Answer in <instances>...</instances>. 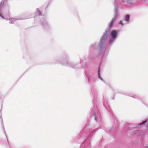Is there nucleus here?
Wrapping results in <instances>:
<instances>
[{
  "label": "nucleus",
  "instance_id": "5",
  "mask_svg": "<svg viewBox=\"0 0 148 148\" xmlns=\"http://www.w3.org/2000/svg\"><path fill=\"white\" fill-rule=\"evenodd\" d=\"M145 122H143V123H140V125H142Z\"/></svg>",
  "mask_w": 148,
  "mask_h": 148
},
{
  "label": "nucleus",
  "instance_id": "3",
  "mask_svg": "<svg viewBox=\"0 0 148 148\" xmlns=\"http://www.w3.org/2000/svg\"><path fill=\"white\" fill-rule=\"evenodd\" d=\"M130 18V16L129 15H127L125 16V19L127 21H128Z\"/></svg>",
  "mask_w": 148,
  "mask_h": 148
},
{
  "label": "nucleus",
  "instance_id": "2",
  "mask_svg": "<svg viewBox=\"0 0 148 148\" xmlns=\"http://www.w3.org/2000/svg\"><path fill=\"white\" fill-rule=\"evenodd\" d=\"M115 21V18H113L110 22V26H111L113 24Z\"/></svg>",
  "mask_w": 148,
  "mask_h": 148
},
{
  "label": "nucleus",
  "instance_id": "4",
  "mask_svg": "<svg viewBox=\"0 0 148 148\" xmlns=\"http://www.w3.org/2000/svg\"><path fill=\"white\" fill-rule=\"evenodd\" d=\"M120 24H121L122 25H123V23H122V21H121L120 22Z\"/></svg>",
  "mask_w": 148,
  "mask_h": 148
},
{
  "label": "nucleus",
  "instance_id": "1",
  "mask_svg": "<svg viewBox=\"0 0 148 148\" xmlns=\"http://www.w3.org/2000/svg\"><path fill=\"white\" fill-rule=\"evenodd\" d=\"M111 37L113 39L116 38L117 35V32L115 31H113L111 33Z\"/></svg>",
  "mask_w": 148,
  "mask_h": 148
}]
</instances>
